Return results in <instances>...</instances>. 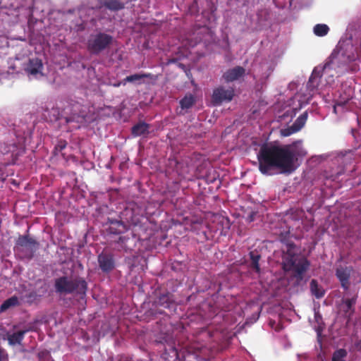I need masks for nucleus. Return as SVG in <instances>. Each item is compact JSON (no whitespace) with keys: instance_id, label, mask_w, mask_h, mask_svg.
Wrapping results in <instances>:
<instances>
[{"instance_id":"nucleus-1","label":"nucleus","mask_w":361,"mask_h":361,"mask_svg":"<svg viewBox=\"0 0 361 361\" xmlns=\"http://www.w3.org/2000/svg\"><path fill=\"white\" fill-rule=\"evenodd\" d=\"M360 60L361 54L358 48L353 45L351 39L340 40L324 65L314 68L307 82L308 88L313 90L317 87L322 74L328 73L329 71H335L339 73L357 71L359 66L354 62Z\"/></svg>"},{"instance_id":"nucleus-2","label":"nucleus","mask_w":361,"mask_h":361,"mask_svg":"<svg viewBox=\"0 0 361 361\" xmlns=\"http://www.w3.org/2000/svg\"><path fill=\"white\" fill-rule=\"evenodd\" d=\"M257 159L259 171L264 175H271L274 169L291 173L295 169L294 164L297 158L295 150L290 145L281 146L264 143L260 147Z\"/></svg>"},{"instance_id":"nucleus-3","label":"nucleus","mask_w":361,"mask_h":361,"mask_svg":"<svg viewBox=\"0 0 361 361\" xmlns=\"http://www.w3.org/2000/svg\"><path fill=\"white\" fill-rule=\"evenodd\" d=\"M282 247V268L286 272H291L292 277L297 282L303 280L305 272L309 269L310 262L305 257L296 253L295 245L293 241L281 240Z\"/></svg>"},{"instance_id":"nucleus-4","label":"nucleus","mask_w":361,"mask_h":361,"mask_svg":"<svg viewBox=\"0 0 361 361\" xmlns=\"http://www.w3.org/2000/svg\"><path fill=\"white\" fill-rule=\"evenodd\" d=\"M54 288L55 291L59 295L76 294L83 295L86 294L87 283L85 279L80 277L71 278L62 276L54 280Z\"/></svg>"},{"instance_id":"nucleus-5","label":"nucleus","mask_w":361,"mask_h":361,"mask_svg":"<svg viewBox=\"0 0 361 361\" xmlns=\"http://www.w3.org/2000/svg\"><path fill=\"white\" fill-rule=\"evenodd\" d=\"M39 243L29 235H20L16 240L15 249L22 255L23 258L31 259L33 258Z\"/></svg>"},{"instance_id":"nucleus-6","label":"nucleus","mask_w":361,"mask_h":361,"mask_svg":"<svg viewBox=\"0 0 361 361\" xmlns=\"http://www.w3.org/2000/svg\"><path fill=\"white\" fill-rule=\"evenodd\" d=\"M112 42V36L104 32H99L92 35L88 39L87 49L91 54L97 55L107 49Z\"/></svg>"},{"instance_id":"nucleus-7","label":"nucleus","mask_w":361,"mask_h":361,"mask_svg":"<svg viewBox=\"0 0 361 361\" xmlns=\"http://www.w3.org/2000/svg\"><path fill=\"white\" fill-rule=\"evenodd\" d=\"M234 96V91L232 88L226 89L220 86L213 90L212 102L214 106H219L223 102H231Z\"/></svg>"},{"instance_id":"nucleus-8","label":"nucleus","mask_w":361,"mask_h":361,"mask_svg":"<svg viewBox=\"0 0 361 361\" xmlns=\"http://www.w3.org/2000/svg\"><path fill=\"white\" fill-rule=\"evenodd\" d=\"M138 240L139 238L133 232H130L120 236L115 242L119 245V250L128 252L136 247Z\"/></svg>"},{"instance_id":"nucleus-9","label":"nucleus","mask_w":361,"mask_h":361,"mask_svg":"<svg viewBox=\"0 0 361 361\" xmlns=\"http://www.w3.org/2000/svg\"><path fill=\"white\" fill-rule=\"evenodd\" d=\"M42 70V61L37 58L30 59L25 68L26 73L32 78H38L43 76Z\"/></svg>"},{"instance_id":"nucleus-10","label":"nucleus","mask_w":361,"mask_h":361,"mask_svg":"<svg viewBox=\"0 0 361 361\" xmlns=\"http://www.w3.org/2000/svg\"><path fill=\"white\" fill-rule=\"evenodd\" d=\"M353 269L352 267L338 266L336 269V276L341 283V287L347 290L350 287V278Z\"/></svg>"},{"instance_id":"nucleus-11","label":"nucleus","mask_w":361,"mask_h":361,"mask_svg":"<svg viewBox=\"0 0 361 361\" xmlns=\"http://www.w3.org/2000/svg\"><path fill=\"white\" fill-rule=\"evenodd\" d=\"M98 263L99 268L104 272H110L115 267L114 255L109 252H102L98 255Z\"/></svg>"},{"instance_id":"nucleus-12","label":"nucleus","mask_w":361,"mask_h":361,"mask_svg":"<svg viewBox=\"0 0 361 361\" xmlns=\"http://www.w3.org/2000/svg\"><path fill=\"white\" fill-rule=\"evenodd\" d=\"M164 352L161 355L162 358L168 360L169 358H178V353L175 346V341L173 338H164Z\"/></svg>"},{"instance_id":"nucleus-13","label":"nucleus","mask_w":361,"mask_h":361,"mask_svg":"<svg viewBox=\"0 0 361 361\" xmlns=\"http://www.w3.org/2000/svg\"><path fill=\"white\" fill-rule=\"evenodd\" d=\"M38 283H42L37 291L32 290L25 295L26 302L31 305L37 301H39L41 298L47 292V285L44 281L39 280Z\"/></svg>"},{"instance_id":"nucleus-14","label":"nucleus","mask_w":361,"mask_h":361,"mask_svg":"<svg viewBox=\"0 0 361 361\" xmlns=\"http://www.w3.org/2000/svg\"><path fill=\"white\" fill-rule=\"evenodd\" d=\"M122 218L129 226H138L141 223L142 216L136 213L133 208L127 207L121 213Z\"/></svg>"},{"instance_id":"nucleus-15","label":"nucleus","mask_w":361,"mask_h":361,"mask_svg":"<svg viewBox=\"0 0 361 361\" xmlns=\"http://www.w3.org/2000/svg\"><path fill=\"white\" fill-rule=\"evenodd\" d=\"M156 307H162L164 309H172L175 307V302L172 295L168 292L159 295L154 301Z\"/></svg>"},{"instance_id":"nucleus-16","label":"nucleus","mask_w":361,"mask_h":361,"mask_svg":"<svg viewBox=\"0 0 361 361\" xmlns=\"http://www.w3.org/2000/svg\"><path fill=\"white\" fill-rule=\"evenodd\" d=\"M245 69L242 66H235L233 68L227 70L223 75V78L226 82H230L237 80L244 76Z\"/></svg>"},{"instance_id":"nucleus-17","label":"nucleus","mask_w":361,"mask_h":361,"mask_svg":"<svg viewBox=\"0 0 361 361\" xmlns=\"http://www.w3.org/2000/svg\"><path fill=\"white\" fill-rule=\"evenodd\" d=\"M357 301V297L354 296L351 298H346L342 300L343 302V312L344 317L347 318L348 321L351 319L355 312V305Z\"/></svg>"},{"instance_id":"nucleus-18","label":"nucleus","mask_w":361,"mask_h":361,"mask_svg":"<svg viewBox=\"0 0 361 361\" xmlns=\"http://www.w3.org/2000/svg\"><path fill=\"white\" fill-rule=\"evenodd\" d=\"M30 331H33L32 327L26 329L20 330L17 332H14L11 334H7L8 343L10 345L14 346L16 345H21L22 341L24 339L25 334Z\"/></svg>"},{"instance_id":"nucleus-19","label":"nucleus","mask_w":361,"mask_h":361,"mask_svg":"<svg viewBox=\"0 0 361 361\" xmlns=\"http://www.w3.org/2000/svg\"><path fill=\"white\" fill-rule=\"evenodd\" d=\"M195 97L192 94H186L184 97L179 101L180 110L178 114L183 115L187 113L188 110L195 104Z\"/></svg>"},{"instance_id":"nucleus-20","label":"nucleus","mask_w":361,"mask_h":361,"mask_svg":"<svg viewBox=\"0 0 361 361\" xmlns=\"http://www.w3.org/2000/svg\"><path fill=\"white\" fill-rule=\"evenodd\" d=\"M109 232L111 234H121L127 231V225L123 221L116 219L109 220Z\"/></svg>"},{"instance_id":"nucleus-21","label":"nucleus","mask_w":361,"mask_h":361,"mask_svg":"<svg viewBox=\"0 0 361 361\" xmlns=\"http://www.w3.org/2000/svg\"><path fill=\"white\" fill-rule=\"evenodd\" d=\"M354 95L353 90L350 87L342 88V93H341L339 98L336 101V104L338 106H344Z\"/></svg>"},{"instance_id":"nucleus-22","label":"nucleus","mask_w":361,"mask_h":361,"mask_svg":"<svg viewBox=\"0 0 361 361\" xmlns=\"http://www.w3.org/2000/svg\"><path fill=\"white\" fill-rule=\"evenodd\" d=\"M149 125L145 122H139L131 128V133L134 137H139L149 133Z\"/></svg>"},{"instance_id":"nucleus-23","label":"nucleus","mask_w":361,"mask_h":361,"mask_svg":"<svg viewBox=\"0 0 361 361\" xmlns=\"http://www.w3.org/2000/svg\"><path fill=\"white\" fill-rule=\"evenodd\" d=\"M78 118H79L78 114L75 113V114H73L72 116H59L56 118V120H59L60 121V123H63V122H64L65 123H66L68 125L76 123L75 125H72L71 126L69 127V130H73L74 129H78L80 128V126L78 125V121H76Z\"/></svg>"},{"instance_id":"nucleus-24","label":"nucleus","mask_w":361,"mask_h":361,"mask_svg":"<svg viewBox=\"0 0 361 361\" xmlns=\"http://www.w3.org/2000/svg\"><path fill=\"white\" fill-rule=\"evenodd\" d=\"M150 73H135L127 76L123 80V85H126L127 82H136L137 84H142L141 80L143 78H151Z\"/></svg>"},{"instance_id":"nucleus-25","label":"nucleus","mask_w":361,"mask_h":361,"mask_svg":"<svg viewBox=\"0 0 361 361\" xmlns=\"http://www.w3.org/2000/svg\"><path fill=\"white\" fill-rule=\"evenodd\" d=\"M101 4L111 11H119L124 8V3L119 0H100Z\"/></svg>"},{"instance_id":"nucleus-26","label":"nucleus","mask_w":361,"mask_h":361,"mask_svg":"<svg viewBox=\"0 0 361 361\" xmlns=\"http://www.w3.org/2000/svg\"><path fill=\"white\" fill-rule=\"evenodd\" d=\"M20 305L19 300L17 296L13 295L6 300L0 306V314L6 312L7 310L18 306Z\"/></svg>"},{"instance_id":"nucleus-27","label":"nucleus","mask_w":361,"mask_h":361,"mask_svg":"<svg viewBox=\"0 0 361 361\" xmlns=\"http://www.w3.org/2000/svg\"><path fill=\"white\" fill-rule=\"evenodd\" d=\"M216 221L218 224L217 229L220 230V234L226 235L231 227L230 220L228 218L219 216L217 218Z\"/></svg>"},{"instance_id":"nucleus-28","label":"nucleus","mask_w":361,"mask_h":361,"mask_svg":"<svg viewBox=\"0 0 361 361\" xmlns=\"http://www.w3.org/2000/svg\"><path fill=\"white\" fill-rule=\"evenodd\" d=\"M310 290L317 298H321L324 295V290L321 288L317 280L312 279L310 283Z\"/></svg>"},{"instance_id":"nucleus-29","label":"nucleus","mask_w":361,"mask_h":361,"mask_svg":"<svg viewBox=\"0 0 361 361\" xmlns=\"http://www.w3.org/2000/svg\"><path fill=\"white\" fill-rule=\"evenodd\" d=\"M250 257L251 260L250 267L253 269L257 274H259L260 272L259 261L261 258V256L257 252L252 251L250 252Z\"/></svg>"},{"instance_id":"nucleus-30","label":"nucleus","mask_w":361,"mask_h":361,"mask_svg":"<svg viewBox=\"0 0 361 361\" xmlns=\"http://www.w3.org/2000/svg\"><path fill=\"white\" fill-rule=\"evenodd\" d=\"M308 117L307 111L303 112L300 115L298 118L293 123L292 126L295 128V130L299 131L305 124Z\"/></svg>"},{"instance_id":"nucleus-31","label":"nucleus","mask_w":361,"mask_h":361,"mask_svg":"<svg viewBox=\"0 0 361 361\" xmlns=\"http://www.w3.org/2000/svg\"><path fill=\"white\" fill-rule=\"evenodd\" d=\"M329 27L326 24H317L314 27V33L319 37H323L328 34Z\"/></svg>"},{"instance_id":"nucleus-32","label":"nucleus","mask_w":361,"mask_h":361,"mask_svg":"<svg viewBox=\"0 0 361 361\" xmlns=\"http://www.w3.org/2000/svg\"><path fill=\"white\" fill-rule=\"evenodd\" d=\"M347 356V351L345 349L341 348L336 350L332 357V361H344L343 358Z\"/></svg>"},{"instance_id":"nucleus-33","label":"nucleus","mask_w":361,"mask_h":361,"mask_svg":"<svg viewBox=\"0 0 361 361\" xmlns=\"http://www.w3.org/2000/svg\"><path fill=\"white\" fill-rule=\"evenodd\" d=\"M38 361H54L51 353L47 350H43L37 353Z\"/></svg>"},{"instance_id":"nucleus-34","label":"nucleus","mask_w":361,"mask_h":361,"mask_svg":"<svg viewBox=\"0 0 361 361\" xmlns=\"http://www.w3.org/2000/svg\"><path fill=\"white\" fill-rule=\"evenodd\" d=\"M176 170L178 173L181 176H185L189 173L188 166L185 167L182 166V164L179 161L176 162Z\"/></svg>"},{"instance_id":"nucleus-35","label":"nucleus","mask_w":361,"mask_h":361,"mask_svg":"<svg viewBox=\"0 0 361 361\" xmlns=\"http://www.w3.org/2000/svg\"><path fill=\"white\" fill-rule=\"evenodd\" d=\"M298 132L297 130H295V128L291 126L289 128L282 129L281 130V135L284 137H288L290 135L293 133H295Z\"/></svg>"},{"instance_id":"nucleus-36","label":"nucleus","mask_w":361,"mask_h":361,"mask_svg":"<svg viewBox=\"0 0 361 361\" xmlns=\"http://www.w3.org/2000/svg\"><path fill=\"white\" fill-rule=\"evenodd\" d=\"M67 142L65 140H59L57 145L55 146V150L58 152H61L66 147Z\"/></svg>"},{"instance_id":"nucleus-37","label":"nucleus","mask_w":361,"mask_h":361,"mask_svg":"<svg viewBox=\"0 0 361 361\" xmlns=\"http://www.w3.org/2000/svg\"><path fill=\"white\" fill-rule=\"evenodd\" d=\"M122 82H123V80H122V81H121V82H117V83L114 84V87H119L120 85H123V83H122Z\"/></svg>"},{"instance_id":"nucleus-38","label":"nucleus","mask_w":361,"mask_h":361,"mask_svg":"<svg viewBox=\"0 0 361 361\" xmlns=\"http://www.w3.org/2000/svg\"><path fill=\"white\" fill-rule=\"evenodd\" d=\"M157 313H159V314H163V311H162V310H159V311H157Z\"/></svg>"},{"instance_id":"nucleus-39","label":"nucleus","mask_w":361,"mask_h":361,"mask_svg":"<svg viewBox=\"0 0 361 361\" xmlns=\"http://www.w3.org/2000/svg\"><path fill=\"white\" fill-rule=\"evenodd\" d=\"M121 361H130L128 358H126L125 360H121Z\"/></svg>"}]
</instances>
